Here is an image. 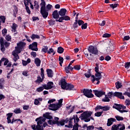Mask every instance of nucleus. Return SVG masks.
<instances>
[{"mask_svg": "<svg viewBox=\"0 0 130 130\" xmlns=\"http://www.w3.org/2000/svg\"><path fill=\"white\" fill-rule=\"evenodd\" d=\"M41 3L40 4L41 6L40 13L43 19H46L48 17V12L52 8V5L48 4L46 6V3L44 0H41Z\"/></svg>", "mask_w": 130, "mask_h": 130, "instance_id": "1", "label": "nucleus"}, {"mask_svg": "<svg viewBox=\"0 0 130 130\" xmlns=\"http://www.w3.org/2000/svg\"><path fill=\"white\" fill-rule=\"evenodd\" d=\"M36 121L37 122V125L34 124L31 125L32 129L34 130H44L43 127H46L48 125L47 122H45L46 119L43 118V117H39L36 119ZM43 122H45L43 123ZM43 123V126L41 124Z\"/></svg>", "mask_w": 130, "mask_h": 130, "instance_id": "2", "label": "nucleus"}, {"mask_svg": "<svg viewBox=\"0 0 130 130\" xmlns=\"http://www.w3.org/2000/svg\"><path fill=\"white\" fill-rule=\"evenodd\" d=\"M92 114L93 112L85 111L80 115L79 118H80L81 120H84L85 122H89L90 121L91 119L94 120V118L91 117Z\"/></svg>", "mask_w": 130, "mask_h": 130, "instance_id": "3", "label": "nucleus"}, {"mask_svg": "<svg viewBox=\"0 0 130 130\" xmlns=\"http://www.w3.org/2000/svg\"><path fill=\"white\" fill-rule=\"evenodd\" d=\"M25 46L26 43L20 41L17 44V46L15 47L16 52L17 53H20L22 51H23Z\"/></svg>", "mask_w": 130, "mask_h": 130, "instance_id": "4", "label": "nucleus"}, {"mask_svg": "<svg viewBox=\"0 0 130 130\" xmlns=\"http://www.w3.org/2000/svg\"><path fill=\"white\" fill-rule=\"evenodd\" d=\"M92 89H83L82 93H83L84 96L87 97V98H93L94 97V94H93Z\"/></svg>", "mask_w": 130, "mask_h": 130, "instance_id": "5", "label": "nucleus"}, {"mask_svg": "<svg viewBox=\"0 0 130 130\" xmlns=\"http://www.w3.org/2000/svg\"><path fill=\"white\" fill-rule=\"evenodd\" d=\"M94 72H95V74L94 75L95 77L98 78H102V73L103 72L100 71L99 72V64L95 63V67L94 68Z\"/></svg>", "mask_w": 130, "mask_h": 130, "instance_id": "6", "label": "nucleus"}, {"mask_svg": "<svg viewBox=\"0 0 130 130\" xmlns=\"http://www.w3.org/2000/svg\"><path fill=\"white\" fill-rule=\"evenodd\" d=\"M88 51L89 53L94 54V55H97V54H98V49H97L96 47H95L93 46H89L88 48Z\"/></svg>", "mask_w": 130, "mask_h": 130, "instance_id": "7", "label": "nucleus"}, {"mask_svg": "<svg viewBox=\"0 0 130 130\" xmlns=\"http://www.w3.org/2000/svg\"><path fill=\"white\" fill-rule=\"evenodd\" d=\"M54 120H49L48 121V123L50 125H53L54 124H57L59 126L58 120H59V118L57 117H55L54 118Z\"/></svg>", "mask_w": 130, "mask_h": 130, "instance_id": "8", "label": "nucleus"}, {"mask_svg": "<svg viewBox=\"0 0 130 130\" xmlns=\"http://www.w3.org/2000/svg\"><path fill=\"white\" fill-rule=\"evenodd\" d=\"M38 43L36 42H34L32 44H30L29 45V49H31V50H32L33 51H38Z\"/></svg>", "mask_w": 130, "mask_h": 130, "instance_id": "9", "label": "nucleus"}, {"mask_svg": "<svg viewBox=\"0 0 130 130\" xmlns=\"http://www.w3.org/2000/svg\"><path fill=\"white\" fill-rule=\"evenodd\" d=\"M63 20L70 21L71 18L69 16L64 15L63 16H61L60 17H59V19L55 20L56 22H59V23H62V21Z\"/></svg>", "mask_w": 130, "mask_h": 130, "instance_id": "10", "label": "nucleus"}, {"mask_svg": "<svg viewBox=\"0 0 130 130\" xmlns=\"http://www.w3.org/2000/svg\"><path fill=\"white\" fill-rule=\"evenodd\" d=\"M93 92L96 97L100 98V97H102L103 95H105V92L102 90H93Z\"/></svg>", "mask_w": 130, "mask_h": 130, "instance_id": "11", "label": "nucleus"}, {"mask_svg": "<svg viewBox=\"0 0 130 130\" xmlns=\"http://www.w3.org/2000/svg\"><path fill=\"white\" fill-rule=\"evenodd\" d=\"M121 104H116L115 103L113 106V108L114 109H116L118 111L120 112V113H123V112H127V111L125 110H121Z\"/></svg>", "mask_w": 130, "mask_h": 130, "instance_id": "12", "label": "nucleus"}, {"mask_svg": "<svg viewBox=\"0 0 130 130\" xmlns=\"http://www.w3.org/2000/svg\"><path fill=\"white\" fill-rule=\"evenodd\" d=\"M49 107L52 108L50 109V110H52V111H56V110H58V109H59V108L61 107V106L57 104H51L49 105Z\"/></svg>", "mask_w": 130, "mask_h": 130, "instance_id": "13", "label": "nucleus"}, {"mask_svg": "<svg viewBox=\"0 0 130 130\" xmlns=\"http://www.w3.org/2000/svg\"><path fill=\"white\" fill-rule=\"evenodd\" d=\"M68 83H67V81H66L65 79H61L60 80V85H61V89H63V90H66L67 88V87L68 86Z\"/></svg>", "mask_w": 130, "mask_h": 130, "instance_id": "14", "label": "nucleus"}, {"mask_svg": "<svg viewBox=\"0 0 130 130\" xmlns=\"http://www.w3.org/2000/svg\"><path fill=\"white\" fill-rule=\"evenodd\" d=\"M0 44H1V50L2 52L6 51V48H5V42H4V38H0Z\"/></svg>", "mask_w": 130, "mask_h": 130, "instance_id": "15", "label": "nucleus"}, {"mask_svg": "<svg viewBox=\"0 0 130 130\" xmlns=\"http://www.w3.org/2000/svg\"><path fill=\"white\" fill-rule=\"evenodd\" d=\"M113 95L115 97H117L118 98H119V99H124V96L122 95V92L116 91L114 93Z\"/></svg>", "mask_w": 130, "mask_h": 130, "instance_id": "16", "label": "nucleus"}, {"mask_svg": "<svg viewBox=\"0 0 130 130\" xmlns=\"http://www.w3.org/2000/svg\"><path fill=\"white\" fill-rule=\"evenodd\" d=\"M52 16L53 19H56V20H57V19H59L60 18L58 11H57L56 10L53 12Z\"/></svg>", "mask_w": 130, "mask_h": 130, "instance_id": "17", "label": "nucleus"}, {"mask_svg": "<svg viewBox=\"0 0 130 130\" xmlns=\"http://www.w3.org/2000/svg\"><path fill=\"white\" fill-rule=\"evenodd\" d=\"M115 121H116V119H115V118H110L108 119V122L107 123V126H110L113 122H115Z\"/></svg>", "mask_w": 130, "mask_h": 130, "instance_id": "18", "label": "nucleus"}, {"mask_svg": "<svg viewBox=\"0 0 130 130\" xmlns=\"http://www.w3.org/2000/svg\"><path fill=\"white\" fill-rule=\"evenodd\" d=\"M59 15L61 17H63V16H66V14H67V9L64 8H62L58 11Z\"/></svg>", "mask_w": 130, "mask_h": 130, "instance_id": "19", "label": "nucleus"}, {"mask_svg": "<svg viewBox=\"0 0 130 130\" xmlns=\"http://www.w3.org/2000/svg\"><path fill=\"white\" fill-rule=\"evenodd\" d=\"M69 120H70V119H69V118H67L65 120L62 119L60 120V121H58L59 126V125L63 126L64 123H68Z\"/></svg>", "mask_w": 130, "mask_h": 130, "instance_id": "20", "label": "nucleus"}, {"mask_svg": "<svg viewBox=\"0 0 130 130\" xmlns=\"http://www.w3.org/2000/svg\"><path fill=\"white\" fill-rule=\"evenodd\" d=\"M44 78L45 77H44L41 78V77H40V75H38L37 80L35 81V83L36 84H40V83H42L44 80Z\"/></svg>", "mask_w": 130, "mask_h": 130, "instance_id": "21", "label": "nucleus"}, {"mask_svg": "<svg viewBox=\"0 0 130 130\" xmlns=\"http://www.w3.org/2000/svg\"><path fill=\"white\" fill-rule=\"evenodd\" d=\"M46 72L48 78H52L53 77V72L51 69H47Z\"/></svg>", "mask_w": 130, "mask_h": 130, "instance_id": "22", "label": "nucleus"}, {"mask_svg": "<svg viewBox=\"0 0 130 130\" xmlns=\"http://www.w3.org/2000/svg\"><path fill=\"white\" fill-rule=\"evenodd\" d=\"M75 88V86L73 84H71L70 83H68L67 86L65 90H68V91H72V90H74V88Z\"/></svg>", "mask_w": 130, "mask_h": 130, "instance_id": "23", "label": "nucleus"}, {"mask_svg": "<svg viewBox=\"0 0 130 130\" xmlns=\"http://www.w3.org/2000/svg\"><path fill=\"white\" fill-rule=\"evenodd\" d=\"M49 114H50V113L46 112L43 114V116L44 118H46V119H52V116H50Z\"/></svg>", "mask_w": 130, "mask_h": 130, "instance_id": "24", "label": "nucleus"}, {"mask_svg": "<svg viewBox=\"0 0 130 130\" xmlns=\"http://www.w3.org/2000/svg\"><path fill=\"white\" fill-rule=\"evenodd\" d=\"M35 63L37 67H40V64H41V60L39 59V58L37 57L35 60Z\"/></svg>", "mask_w": 130, "mask_h": 130, "instance_id": "25", "label": "nucleus"}, {"mask_svg": "<svg viewBox=\"0 0 130 130\" xmlns=\"http://www.w3.org/2000/svg\"><path fill=\"white\" fill-rule=\"evenodd\" d=\"M64 70L66 71L67 74H69L70 70V71H73V70H74V68H73V67H72L71 66H69V65H68V67H65Z\"/></svg>", "mask_w": 130, "mask_h": 130, "instance_id": "26", "label": "nucleus"}, {"mask_svg": "<svg viewBox=\"0 0 130 130\" xmlns=\"http://www.w3.org/2000/svg\"><path fill=\"white\" fill-rule=\"evenodd\" d=\"M31 62V59L30 58H27V60H22V65L23 67H26L28 63H30Z\"/></svg>", "mask_w": 130, "mask_h": 130, "instance_id": "27", "label": "nucleus"}, {"mask_svg": "<svg viewBox=\"0 0 130 130\" xmlns=\"http://www.w3.org/2000/svg\"><path fill=\"white\" fill-rule=\"evenodd\" d=\"M84 76L85 77H86V78H90V77H91V69H89L87 72L84 74Z\"/></svg>", "mask_w": 130, "mask_h": 130, "instance_id": "28", "label": "nucleus"}, {"mask_svg": "<svg viewBox=\"0 0 130 130\" xmlns=\"http://www.w3.org/2000/svg\"><path fill=\"white\" fill-rule=\"evenodd\" d=\"M18 14V7L16 6H14V11H13V17H17V14Z\"/></svg>", "mask_w": 130, "mask_h": 130, "instance_id": "29", "label": "nucleus"}, {"mask_svg": "<svg viewBox=\"0 0 130 130\" xmlns=\"http://www.w3.org/2000/svg\"><path fill=\"white\" fill-rule=\"evenodd\" d=\"M47 86L49 90H50V89H52L53 88V82L51 81H49L47 83Z\"/></svg>", "mask_w": 130, "mask_h": 130, "instance_id": "30", "label": "nucleus"}, {"mask_svg": "<svg viewBox=\"0 0 130 130\" xmlns=\"http://www.w3.org/2000/svg\"><path fill=\"white\" fill-rule=\"evenodd\" d=\"M42 52H44V53H46L48 51V46H44L43 48L42 49Z\"/></svg>", "mask_w": 130, "mask_h": 130, "instance_id": "31", "label": "nucleus"}, {"mask_svg": "<svg viewBox=\"0 0 130 130\" xmlns=\"http://www.w3.org/2000/svg\"><path fill=\"white\" fill-rule=\"evenodd\" d=\"M30 38L34 40V39H40V37L39 35L32 34V36L30 37Z\"/></svg>", "mask_w": 130, "mask_h": 130, "instance_id": "32", "label": "nucleus"}, {"mask_svg": "<svg viewBox=\"0 0 130 130\" xmlns=\"http://www.w3.org/2000/svg\"><path fill=\"white\" fill-rule=\"evenodd\" d=\"M118 126L119 130L125 129V125L124 124H118Z\"/></svg>", "mask_w": 130, "mask_h": 130, "instance_id": "33", "label": "nucleus"}, {"mask_svg": "<svg viewBox=\"0 0 130 130\" xmlns=\"http://www.w3.org/2000/svg\"><path fill=\"white\" fill-rule=\"evenodd\" d=\"M64 49H63V48H62V47H59L57 48V52L58 53H63V51H64Z\"/></svg>", "mask_w": 130, "mask_h": 130, "instance_id": "34", "label": "nucleus"}, {"mask_svg": "<svg viewBox=\"0 0 130 130\" xmlns=\"http://www.w3.org/2000/svg\"><path fill=\"white\" fill-rule=\"evenodd\" d=\"M116 88L117 89H120L121 87H122V85H121V83H120L119 81H117V82H116Z\"/></svg>", "mask_w": 130, "mask_h": 130, "instance_id": "35", "label": "nucleus"}, {"mask_svg": "<svg viewBox=\"0 0 130 130\" xmlns=\"http://www.w3.org/2000/svg\"><path fill=\"white\" fill-rule=\"evenodd\" d=\"M5 83V79L4 78H1L0 79V89H2L4 88V86L3 85V84Z\"/></svg>", "mask_w": 130, "mask_h": 130, "instance_id": "36", "label": "nucleus"}, {"mask_svg": "<svg viewBox=\"0 0 130 130\" xmlns=\"http://www.w3.org/2000/svg\"><path fill=\"white\" fill-rule=\"evenodd\" d=\"M0 21L3 23V24H5L6 23V16H0Z\"/></svg>", "mask_w": 130, "mask_h": 130, "instance_id": "37", "label": "nucleus"}, {"mask_svg": "<svg viewBox=\"0 0 130 130\" xmlns=\"http://www.w3.org/2000/svg\"><path fill=\"white\" fill-rule=\"evenodd\" d=\"M108 110H110V106H105L103 107V111H108Z\"/></svg>", "mask_w": 130, "mask_h": 130, "instance_id": "38", "label": "nucleus"}, {"mask_svg": "<svg viewBox=\"0 0 130 130\" xmlns=\"http://www.w3.org/2000/svg\"><path fill=\"white\" fill-rule=\"evenodd\" d=\"M14 112L16 114H19V113H22V111L20 108H16L14 110Z\"/></svg>", "mask_w": 130, "mask_h": 130, "instance_id": "39", "label": "nucleus"}, {"mask_svg": "<svg viewBox=\"0 0 130 130\" xmlns=\"http://www.w3.org/2000/svg\"><path fill=\"white\" fill-rule=\"evenodd\" d=\"M72 130H79V124L78 123L74 124Z\"/></svg>", "mask_w": 130, "mask_h": 130, "instance_id": "40", "label": "nucleus"}, {"mask_svg": "<svg viewBox=\"0 0 130 130\" xmlns=\"http://www.w3.org/2000/svg\"><path fill=\"white\" fill-rule=\"evenodd\" d=\"M48 23H49V25H50V26H53V25H55V20H49L48 21Z\"/></svg>", "mask_w": 130, "mask_h": 130, "instance_id": "41", "label": "nucleus"}, {"mask_svg": "<svg viewBox=\"0 0 130 130\" xmlns=\"http://www.w3.org/2000/svg\"><path fill=\"white\" fill-rule=\"evenodd\" d=\"M102 101L103 102H110V99H109V98L107 97V95H105V98L102 99Z\"/></svg>", "mask_w": 130, "mask_h": 130, "instance_id": "42", "label": "nucleus"}, {"mask_svg": "<svg viewBox=\"0 0 130 130\" xmlns=\"http://www.w3.org/2000/svg\"><path fill=\"white\" fill-rule=\"evenodd\" d=\"M118 6V4H110V8L113 9V10H114V9H115V8H117Z\"/></svg>", "mask_w": 130, "mask_h": 130, "instance_id": "43", "label": "nucleus"}, {"mask_svg": "<svg viewBox=\"0 0 130 130\" xmlns=\"http://www.w3.org/2000/svg\"><path fill=\"white\" fill-rule=\"evenodd\" d=\"M118 127H119L118 124H116V125L114 124L112 126L111 129L112 130H118L119 129Z\"/></svg>", "mask_w": 130, "mask_h": 130, "instance_id": "44", "label": "nucleus"}, {"mask_svg": "<svg viewBox=\"0 0 130 130\" xmlns=\"http://www.w3.org/2000/svg\"><path fill=\"white\" fill-rule=\"evenodd\" d=\"M34 104L35 105H41V103L39 102L38 99H35Z\"/></svg>", "mask_w": 130, "mask_h": 130, "instance_id": "45", "label": "nucleus"}, {"mask_svg": "<svg viewBox=\"0 0 130 130\" xmlns=\"http://www.w3.org/2000/svg\"><path fill=\"white\" fill-rule=\"evenodd\" d=\"M74 70H76V71H80L81 70V66L79 64L75 65L74 67Z\"/></svg>", "mask_w": 130, "mask_h": 130, "instance_id": "46", "label": "nucleus"}, {"mask_svg": "<svg viewBox=\"0 0 130 130\" xmlns=\"http://www.w3.org/2000/svg\"><path fill=\"white\" fill-rule=\"evenodd\" d=\"M111 36V34L105 33L103 35V37L104 38H109Z\"/></svg>", "mask_w": 130, "mask_h": 130, "instance_id": "47", "label": "nucleus"}, {"mask_svg": "<svg viewBox=\"0 0 130 130\" xmlns=\"http://www.w3.org/2000/svg\"><path fill=\"white\" fill-rule=\"evenodd\" d=\"M88 25V23H83L82 25H81V29L82 30H85V29H87V26Z\"/></svg>", "mask_w": 130, "mask_h": 130, "instance_id": "48", "label": "nucleus"}, {"mask_svg": "<svg viewBox=\"0 0 130 130\" xmlns=\"http://www.w3.org/2000/svg\"><path fill=\"white\" fill-rule=\"evenodd\" d=\"M78 27V20H75V22H74V23L73 25V27L74 28V29H76V28H77Z\"/></svg>", "mask_w": 130, "mask_h": 130, "instance_id": "49", "label": "nucleus"}, {"mask_svg": "<svg viewBox=\"0 0 130 130\" xmlns=\"http://www.w3.org/2000/svg\"><path fill=\"white\" fill-rule=\"evenodd\" d=\"M43 90H44V88H43V87L41 86L40 87H38L36 91L37 92H42V91H43Z\"/></svg>", "mask_w": 130, "mask_h": 130, "instance_id": "50", "label": "nucleus"}, {"mask_svg": "<svg viewBox=\"0 0 130 130\" xmlns=\"http://www.w3.org/2000/svg\"><path fill=\"white\" fill-rule=\"evenodd\" d=\"M115 118L118 120V121H120V120H123V117L119 116H116Z\"/></svg>", "mask_w": 130, "mask_h": 130, "instance_id": "51", "label": "nucleus"}, {"mask_svg": "<svg viewBox=\"0 0 130 130\" xmlns=\"http://www.w3.org/2000/svg\"><path fill=\"white\" fill-rule=\"evenodd\" d=\"M6 39L7 41H11L12 40V37L10 36V35H7L6 37Z\"/></svg>", "mask_w": 130, "mask_h": 130, "instance_id": "52", "label": "nucleus"}, {"mask_svg": "<svg viewBox=\"0 0 130 130\" xmlns=\"http://www.w3.org/2000/svg\"><path fill=\"white\" fill-rule=\"evenodd\" d=\"M77 24H78L79 26H82V24H84V21H83L82 20H78L77 19Z\"/></svg>", "mask_w": 130, "mask_h": 130, "instance_id": "53", "label": "nucleus"}, {"mask_svg": "<svg viewBox=\"0 0 130 130\" xmlns=\"http://www.w3.org/2000/svg\"><path fill=\"white\" fill-rule=\"evenodd\" d=\"M30 108V106L29 105H24L23 106V110H28Z\"/></svg>", "mask_w": 130, "mask_h": 130, "instance_id": "54", "label": "nucleus"}, {"mask_svg": "<svg viewBox=\"0 0 130 130\" xmlns=\"http://www.w3.org/2000/svg\"><path fill=\"white\" fill-rule=\"evenodd\" d=\"M103 106H96L95 108V111H97V110H99L100 109H103Z\"/></svg>", "mask_w": 130, "mask_h": 130, "instance_id": "55", "label": "nucleus"}, {"mask_svg": "<svg viewBox=\"0 0 130 130\" xmlns=\"http://www.w3.org/2000/svg\"><path fill=\"white\" fill-rule=\"evenodd\" d=\"M17 27H18V25H17L16 23H13L12 29H13V30H17Z\"/></svg>", "mask_w": 130, "mask_h": 130, "instance_id": "56", "label": "nucleus"}, {"mask_svg": "<svg viewBox=\"0 0 130 130\" xmlns=\"http://www.w3.org/2000/svg\"><path fill=\"white\" fill-rule=\"evenodd\" d=\"M124 67L125 69H129L130 62H127L125 63Z\"/></svg>", "mask_w": 130, "mask_h": 130, "instance_id": "57", "label": "nucleus"}, {"mask_svg": "<svg viewBox=\"0 0 130 130\" xmlns=\"http://www.w3.org/2000/svg\"><path fill=\"white\" fill-rule=\"evenodd\" d=\"M41 76L42 78L44 77V70L43 69V68L41 69Z\"/></svg>", "mask_w": 130, "mask_h": 130, "instance_id": "58", "label": "nucleus"}, {"mask_svg": "<svg viewBox=\"0 0 130 130\" xmlns=\"http://www.w3.org/2000/svg\"><path fill=\"white\" fill-rule=\"evenodd\" d=\"M94 128V125H89L87 127V130H93Z\"/></svg>", "mask_w": 130, "mask_h": 130, "instance_id": "59", "label": "nucleus"}, {"mask_svg": "<svg viewBox=\"0 0 130 130\" xmlns=\"http://www.w3.org/2000/svg\"><path fill=\"white\" fill-rule=\"evenodd\" d=\"M90 77H91V78H92V79H91V81L92 82V83H94V82H95V81H96V79H97V77H95V75H93L91 74V76H90Z\"/></svg>", "mask_w": 130, "mask_h": 130, "instance_id": "60", "label": "nucleus"}, {"mask_svg": "<svg viewBox=\"0 0 130 130\" xmlns=\"http://www.w3.org/2000/svg\"><path fill=\"white\" fill-rule=\"evenodd\" d=\"M25 10L26 11V13H27L28 15H30V14H31V11L30 10V8H29V7H26V8H25Z\"/></svg>", "mask_w": 130, "mask_h": 130, "instance_id": "61", "label": "nucleus"}, {"mask_svg": "<svg viewBox=\"0 0 130 130\" xmlns=\"http://www.w3.org/2000/svg\"><path fill=\"white\" fill-rule=\"evenodd\" d=\"M30 55H31L32 56H33V57H36V56H37V54L36 53V52H31L30 53Z\"/></svg>", "mask_w": 130, "mask_h": 130, "instance_id": "62", "label": "nucleus"}, {"mask_svg": "<svg viewBox=\"0 0 130 130\" xmlns=\"http://www.w3.org/2000/svg\"><path fill=\"white\" fill-rule=\"evenodd\" d=\"M130 37L128 36H125L124 37L123 40H125L126 41H127L128 40H129Z\"/></svg>", "mask_w": 130, "mask_h": 130, "instance_id": "63", "label": "nucleus"}, {"mask_svg": "<svg viewBox=\"0 0 130 130\" xmlns=\"http://www.w3.org/2000/svg\"><path fill=\"white\" fill-rule=\"evenodd\" d=\"M112 95H114L113 92H109L108 93V98H110V99H111V97H112Z\"/></svg>", "mask_w": 130, "mask_h": 130, "instance_id": "64", "label": "nucleus"}]
</instances>
